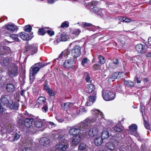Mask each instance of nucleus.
<instances>
[{"instance_id": "62", "label": "nucleus", "mask_w": 151, "mask_h": 151, "mask_svg": "<svg viewBox=\"0 0 151 151\" xmlns=\"http://www.w3.org/2000/svg\"><path fill=\"white\" fill-rule=\"evenodd\" d=\"M117 90L116 91H118L119 93L122 92V87L121 86H118L117 87Z\"/></svg>"}, {"instance_id": "59", "label": "nucleus", "mask_w": 151, "mask_h": 151, "mask_svg": "<svg viewBox=\"0 0 151 151\" xmlns=\"http://www.w3.org/2000/svg\"><path fill=\"white\" fill-rule=\"evenodd\" d=\"M56 119L59 122H62L64 121V119L60 118L59 117H56Z\"/></svg>"}, {"instance_id": "26", "label": "nucleus", "mask_w": 151, "mask_h": 151, "mask_svg": "<svg viewBox=\"0 0 151 151\" xmlns=\"http://www.w3.org/2000/svg\"><path fill=\"white\" fill-rule=\"evenodd\" d=\"M96 98V96H90L86 103L85 105L87 106H89L92 105L95 101Z\"/></svg>"}, {"instance_id": "30", "label": "nucleus", "mask_w": 151, "mask_h": 151, "mask_svg": "<svg viewBox=\"0 0 151 151\" xmlns=\"http://www.w3.org/2000/svg\"><path fill=\"white\" fill-rule=\"evenodd\" d=\"M62 108L65 111H67L72 106L71 103L70 102L63 103L61 104Z\"/></svg>"}, {"instance_id": "51", "label": "nucleus", "mask_w": 151, "mask_h": 151, "mask_svg": "<svg viewBox=\"0 0 151 151\" xmlns=\"http://www.w3.org/2000/svg\"><path fill=\"white\" fill-rule=\"evenodd\" d=\"M61 41L60 38L59 37L58 35L55 39V40L53 42V43L55 45L58 44Z\"/></svg>"}, {"instance_id": "37", "label": "nucleus", "mask_w": 151, "mask_h": 151, "mask_svg": "<svg viewBox=\"0 0 151 151\" xmlns=\"http://www.w3.org/2000/svg\"><path fill=\"white\" fill-rule=\"evenodd\" d=\"M124 85L125 87H132L134 86V83L133 82L129 81H124Z\"/></svg>"}, {"instance_id": "35", "label": "nucleus", "mask_w": 151, "mask_h": 151, "mask_svg": "<svg viewBox=\"0 0 151 151\" xmlns=\"http://www.w3.org/2000/svg\"><path fill=\"white\" fill-rule=\"evenodd\" d=\"M86 110L83 107L78 108L77 109L76 114L77 115H82L83 113L86 112Z\"/></svg>"}, {"instance_id": "36", "label": "nucleus", "mask_w": 151, "mask_h": 151, "mask_svg": "<svg viewBox=\"0 0 151 151\" xmlns=\"http://www.w3.org/2000/svg\"><path fill=\"white\" fill-rule=\"evenodd\" d=\"M122 73V72L118 73L117 72L114 73L111 75L110 79H115L118 78L120 77V75Z\"/></svg>"}, {"instance_id": "60", "label": "nucleus", "mask_w": 151, "mask_h": 151, "mask_svg": "<svg viewBox=\"0 0 151 151\" xmlns=\"http://www.w3.org/2000/svg\"><path fill=\"white\" fill-rule=\"evenodd\" d=\"M48 94L51 96H53L54 95V93L53 91H52L51 89L50 91L47 92Z\"/></svg>"}, {"instance_id": "61", "label": "nucleus", "mask_w": 151, "mask_h": 151, "mask_svg": "<svg viewBox=\"0 0 151 151\" xmlns=\"http://www.w3.org/2000/svg\"><path fill=\"white\" fill-rule=\"evenodd\" d=\"M113 63L114 64L116 65L118 64L119 63L118 60L117 59H114L113 61Z\"/></svg>"}, {"instance_id": "12", "label": "nucleus", "mask_w": 151, "mask_h": 151, "mask_svg": "<svg viewBox=\"0 0 151 151\" xmlns=\"http://www.w3.org/2000/svg\"><path fill=\"white\" fill-rule=\"evenodd\" d=\"M76 58H70V59L65 61L63 64V66L66 68H71L75 63Z\"/></svg>"}, {"instance_id": "5", "label": "nucleus", "mask_w": 151, "mask_h": 151, "mask_svg": "<svg viewBox=\"0 0 151 151\" xmlns=\"http://www.w3.org/2000/svg\"><path fill=\"white\" fill-rule=\"evenodd\" d=\"M102 96L104 99L106 101L114 100L116 97L115 93L111 90H103Z\"/></svg>"}, {"instance_id": "41", "label": "nucleus", "mask_w": 151, "mask_h": 151, "mask_svg": "<svg viewBox=\"0 0 151 151\" xmlns=\"http://www.w3.org/2000/svg\"><path fill=\"white\" fill-rule=\"evenodd\" d=\"M70 52V51L69 50H68L66 51L65 50L64 52H62L61 54L58 57V58H57L56 59H61L63 55H65V56L66 55L68 56V53Z\"/></svg>"}, {"instance_id": "43", "label": "nucleus", "mask_w": 151, "mask_h": 151, "mask_svg": "<svg viewBox=\"0 0 151 151\" xmlns=\"http://www.w3.org/2000/svg\"><path fill=\"white\" fill-rule=\"evenodd\" d=\"M101 67L99 64L96 63L93 66V70L94 71L99 70L101 69Z\"/></svg>"}, {"instance_id": "46", "label": "nucleus", "mask_w": 151, "mask_h": 151, "mask_svg": "<svg viewBox=\"0 0 151 151\" xmlns=\"http://www.w3.org/2000/svg\"><path fill=\"white\" fill-rule=\"evenodd\" d=\"M98 4V2L96 1H92L89 4V5L91 8L92 9L93 7H95Z\"/></svg>"}, {"instance_id": "45", "label": "nucleus", "mask_w": 151, "mask_h": 151, "mask_svg": "<svg viewBox=\"0 0 151 151\" xmlns=\"http://www.w3.org/2000/svg\"><path fill=\"white\" fill-rule=\"evenodd\" d=\"M32 29V27L29 25H26L24 27V30L26 32H29L31 31Z\"/></svg>"}, {"instance_id": "16", "label": "nucleus", "mask_w": 151, "mask_h": 151, "mask_svg": "<svg viewBox=\"0 0 151 151\" xmlns=\"http://www.w3.org/2000/svg\"><path fill=\"white\" fill-rule=\"evenodd\" d=\"M135 49L136 51L139 53H144L147 51V47L141 44L137 45L135 46Z\"/></svg>"}, {"instance_id": "4", "label": "nucleus", "mask_w": 151, "mask_h": 151, "mask_svg": "<svg viewBox=\"0 0 151 151\" xmlns=\"http://www.w3.org/2000/svg\"><path fill=\"white\" fill-rule=\"evenodd\" d=\"M31 114L26 112L23 114L22 117L24 119V124L25 126L27 127L30 128V131L31 132H33L34 131L35 129L32 126V125L33 119L31 117Z\"/></svg>"}, {"instance_id": "2", "label": "nucleus", "mask_w": 151, "mask_h": 151, "mask_svg": "<svg viewBox=\"0 0 151 151\" xmlns=\"http://www.w3.org/2000/svg\"><path fill=\"white\" fill-rule=\"evenodd\" d=\"M81 123H79L76 124L73 126L70 127V129L68 131V133L70 136L75 135H87L83 129V125Z\"/></svg>"}, {"instance_id": "3", "label": "nucleus", "mask_w": 151, "mask_h": 151, "mask_svg": "<svg viewBox=\"0 0 151 151\" xmlns=\"http://www.w3.org/2000/svg\"><path fill=\"white\" fill-rule=\"evenodd\" d=\"M47 65V64H45L43 63H39L35 64L31 67L29 70L30 80L31 82H33L35 78V76L39 71L40 68L44 67Z\"/></svg>"}, {"instance_id": "9", "label": "nucleus", "mask_w": 151, "mask_h": 151, "mask_svg": "<svg viewBox=\"0 0 151 151\" xmlns=\"http://www.w3.org/2000/svg\"><path fill=\"white\" fill-rule=\"evenodd\" d=\"M81 47L78 45L75 46L71 50V52H70L68 53V55H70L73 57L72 58H75L78 57L81 55Z\"/></svg>"}, {"instance_id": "13", "label": "nucleus", "mask_w": 151, "mask_h": 151, "mask_svg": "<svg viewBox=\"0 0 151 151\" xmlns=\"http://www.w3.org/2000/svg\"><path fill=\"white\" fill-rule=\"evenodd\" d=\"M128 132L130 134L137 137L139 136L137 132V126L136 124H133L129 126Z\"/></svg>"}, {"instance_id": "44", "label": "nucleus", "mask_w": 151, "mask_h": 151, "mask_svg": "<svg viewBox=\"0 0 151 151\" xmlns=\"http://www.w3.org/2000/svg\"><path fill=\"white\" fill-rule=\"evenodd\" d=\"M22 117H23V119H20L19 117H18L17 118V122L19 124L20 126H22L24 123V117H23L22 116Z\"/></svg>"}, {"instance_id": "10", "label": "nucleus", "mask_w": 151, "mask_h": 151, "mask_svg": "<svg viewBox=\"0 0 151 151\" xmlns=\"http://www.w3.org/2000/svg\"><path fill=\"white\" fill-rule=\"evenodd\" d=\"M37 47L38 46L36 44H31L25 47L26 50L29 52L32 55H33L34 53L37 52Z\"/></svg>"}, {"instance_id": "19", "label": "nucleus", "mask_w": 151, "mask_h": 151, "mask_svg": "<svg viewBox=\"0 0 151 151\" xmlns=\"http://www.w3.org/2000/svg\"><path fill=\"white\" fill-rule=\"evenodd\" d=\"M46 100L45 97L40 96L39 97L37 100V105L39 108H41V106L47 104Z\"/></svg>"}, {"instance_id": "63", "label": "nucleus", "mask_w": 151, "mask_h": 151, "mask_svg": "<svg viewBox=\"0 0 151 151\" xmlns=\"http://www.w3.org/2000/svg\"><path fill=\"white\" fill-rule=\"evenodd\" d=\"M47 2L48 4H52L54 3L55 2V1L53 0H48Z\"/></svg>"}, {"instance_id": "1", "label": "nucleus", "mask_w": 151, "mask_h": 151, "mask_svg": "<svg viewBox=\"0 0 151 151\" xmlns=\"http://www.w3.org/2000/svg\"><path fill=\"white\" fill-rule=\"evenodd\" d=\"M91 113L92 114V118H87L83 122L80 123L83 125V129L87 135L88 131V126L92 123L95 122L98 124H100L101 119L104 117L103 113L99 110L93 109L91 111Z\"/></svg>"}, {"instance_id": "64", "label": "nucleus", "mask_w": 151, "mask_h": 151, "mask_svg": "<svg viewBox=\"0 0 151 151\" xmlns=\"http://www.w3.org/2000/svg\"><path fill=\"white\" fill-rule=\"evenodd\" d=\"M45 89L46 91L47 92V91H50V88L47 86H46L45 87Z\"/></svg>"}, {"instance_id": "28", "label": "nucleus", "mask_w": 151, "mask_h": 151, "mask_svg": "<svg viewBox=\"0 0 151 151\" xmlns=\"http://www.w3.org/2000/svg\"><path fill=\"white\" fill-rule=\"evenodd\" d=\"M81 32V30L79 29H75L73 30L70 37L72 39L77 37Z\"/></svg>"}, {"instance_id": "48", "label": "nucleus", "mask_w": 151, "mask_h": 151, "mask_svg": "<svg viewBox=\"0 0 151 151\" xmlns=\"http://www.w3.org/2000/svg\"><path fill=\"white\" fill-rule=\"evenodd\" d=\"M46 32L44 28L39 29L38 31V34L39 35H45Z\"/></svg>"}, {"instance_id": "56", "label": "nucleus", "mask_w": 151, "mask_h": 151, "mask_svg": "<svg viewBox=\"0 0 151 151\" xmlns=\"http://www.w3.org/2000/svg\"><path fill=\"white\" fill-rule=\"evenodd\" d=\"M82 25L84 27H89L92 25V24L90 23H87L86 22H83L82 23Z\"/></svg>"}, {"instance_id": "34", "label": "nucleus", "mask_w": 151, "mask_h": 151, "mask_svg": "<svg viewBox=\"0 0 151 151\" xmlns=\"http://www.w3.org/2000/svg\"><path fill=\"white\" fill-rule=\"evenodd\" d=\"M106 147L109 150L114 151L115 149V146L114 144L111 142H107L106 144Z\"/></svg>"}, {"instance_id": "14", "label": "nucleus", "mask_w": 151, "mask_h": 151, "mask_svg": "<svg viewBox=\"0 0 151 151\" xmlns=\"http://www.w3.org/2000/svg\"><path fill=\"white\" fill-rule=\"evenodd\" d=\"M0 101L2 104L8 107L10 104V101H11L10 100V96L8 95L2 96Z\"/></svg>"}, {"instance_id": "42", "label": "nucleus", "mask_w": 151, "mask_h": 151, "mask_svg": "<svg viewBox=\"0 0 151 151\" xmlns=\"http://www.w3.org/2000/svg\"><path fill=\"white\" fill-rule=\"evenodd\" d=\"M98 58L101 64H103L105 62L106 60L103 56L98 55Z\"/></svg>"}, {"instance_id": "32", "label": "nucleus", "mask_w": 151, "mask_h": 151, "mask_svg": "<svg viewBox=\"0 0 151 151\" xmlns=\"http://www.w3.org/2000/svg\"><path fill=\"white\" fill-rule=\"evenodd\" d=\"M9 104L8 107L14 110H17L18 109L19 104L17 102H13L11 101Z\"/></svg>"}, {"instance_id": "47", "label": "nucleus", "mask_w": 151, "mask_h": 151, "mask_svg": "<svg viewBox=\"0 0 151 151\" xmlns=\"http://www.w3.org/2000/svg\"><path fill=\"white\" fill-rule=\"evenodd\" d=\"M11 37H12L14 40L16 41H19V39L18 37V36L16 34H12L11 35H9Z\"/></svg>"}, {"instance_id": "15", "label": "nucleus", "mask_w": 151, "mask_h": 151, "mask_svg": "<svg viewBox=\"0 0 151 151\" xmlns=\"http://www.w3.org/2000/svg\"><path fill=\"white\" fill-rule=\"evenodd\" d=\"M34 124L35 126L37 128L42 127V129L41 130L42 131L44 130L46 127V121L44 119L43 120H39L36 121Z\"/></svg>"}, {"instance_id": "6", "label": "nucleus", "mask_w": 151, "mask_h": 151, "mask_svg": "<svg viewBox=\"0 0 151 151\" xmlns=\"http://www.w3.org/2000/svg\"><path fill=\"white\" fill-rule=\"evenodd\" d=\"M18 67L15 64L12 63L9 67L7 73L10 77H15L18 75Z\"/></svg>"}, {"instance_id": "21", "label": "nucleus", "mask_w": 151, "mask_h": 151, "mask_svg": "<svg viewBox=\"0 0 151 151\" xmlns=\"http://www.w3.org/2000/svg\"><path fill=\"white\" fill-rule=\"evenodd\" d=\"M123 129V126L121 124H117L114 127H112L110 129L111 132L114 133L116 132H120Z\"/></svg>"}, {"instance_id": "23", "label": "nucleus", "mask_w": 151, "mask_h": 151, "mask_svg": "<svg viewBox=\"0 0 151 151\" xmlns=\"http://www.w3.org/2000/svg\"><path fill=\"white\" fill-rule=\"evenodd\" d=\"M10 58L8 57L0 58V64L2 66H7L9 65Z\"/></svg>"}, {"instance_id": "49", "label": "nucleus", "mask_w": 151, "mask_h": 151, "mask_svg": "<svg viewBox=\"0 0 151 151\" xmlns=\"http://www.w3.org/2000/svg\"><path fill=\"white\" fill-rule=\"evenodd\" d=\"M69 26V22L68 21H65L62 23L60 25L62 28L68 27Z\"/></svg>"}, {"instance_id": "58", "label": "nucleus", "mask_w": 151, "mask_h": 151, "mask_svg": "<svg viewBox=\"0 0 151 151\" xmlns=\"http://www.w3.org/2000/svg\"><path fill=\"white\" fill-rule=\"evenodd\" d=\"M145 107L144 106L142 105L140 106V110L141 113H142V116H143V112L145 111Z\"/></svg>"}, {"instance_id": "57", "label": "nucleus", "mask_w": 151, "mask_h": 151, "mask_svg": "<svg viewBox=\"0 0 151 151\" xmlns=\"http://www.w3.org/2000/svg\"><path fill=\"white\" fill-rule=\"evenodd\" d=\"M47 32L48 34L50 36H52L54 35L55 33L53 31H52L50 30H48L47 31Z\"/></svg>"}, {"instance_id": "52", "label": "nucleus", "mask_w": 151, "mask_h": 151, "mask_svg": "<svg viewBox=\"0 0 151 151\" xmlns=\"http://www.w3.org/2000/svg\"><path fill=\"white\" fill-rule=\"evenodd\" d=\"M46 126H47V125H49V127H50V126H51L50 128H52L53 127H55V124L52 122H46Z\"/></svg>"}, {"instance_id": "24", "label": "nucleus", "mask_w": 151, "mask_h": 151, "mask_svg": "<svg viewBox=\"0 0 151 151\" xmlns=\"http://www.w3.org/2000/svg\"><path fill=\"white\" fill-rule=\"evenodd\" d=\"M58 36L61 41L65 42L68 40L69 39V37L67 33L63 32L61 33Z\"/></svg>"}, {"instance_id": "11", "label": "nucleus", "mask_w": 151, "mask_h": 151, "mask_svg": "<svg viewBox=\"0 0 151 151\" xmlns=\"http://www.w3.org/2000/svg\"><path fill=\"white\" fill-rule=\"evenodd\" d=\"M99 132L97 126L95 125L91 128L87 133L90 137H93L98 135Z\"/></svg>"}, {"instance_id": "38", "label": "nucleus", "mask_w": 151, "mask_h": 151, "mask_svg": "<svg viewBox=\"0 0 151 151\" xmlns=\"http://www.w3.org/2000/svg\"><path fill=\"white\" fill-rule=\"evenodd\" d=\"M88 146L86 143H81L78 146V149L80 150H86Z\"/></svg>"}, {"instance_id": "7", "label": "nucleus", "mask_w": 151, "mask_h": 151, "mask_svg": "<svg viewBox=\"0 0 151 151\" xmlns=\"http://www.w3.org/2000/svg\"><path fill=\"white\" fill-rule=\"evenodd\" d=\"M4 28L5 29H6L8 31L4 32L5 35L6 36H9L10 33L16 32L18 30L17 26L12 23H9L5 24L4 26Z\"/></svg>"}, {"instance_id": "22", "label": "nucleus", "mask_w": 151, "mask_h": 151, "mask_svg": "<svg viewBox=\"0 0 151 151\" xmlns=\"http://www.w3.org/2000/svg\"><path fill=\"white\" fill-rule=\"evenodd\" d=\"M93 9V12L95 13L98 15L101 16H104V14L105 12L104 11L101 9L99 8L98 7H95L92 8Z\"/></svg>"}, {"instance_id": "54", "label": "nucleus", "mask_w": 151, "mask_h": 151, "mask_svg": "<svg viewBox=\"0 0 151 151\" xmlns=\"http://www.w3.org/2000/svg\"><path fill=\"white\" fill-rule=\"evenodd\" d=\"M144 125L145 128L147 129H149L150 128V126L149 124L145 120L144 121Z\"/></svg>"}, {"instance_id": "40", "label": "nucleus", "mask_w": 151, "mask_h": 151, "mask_svg": "<svg viewBox=\"0 0 151 151\" xmlns=\"http://www.w3.org/2000/svg\"><path fill=\"white\" fill-rule=\"evenodd\" d=\"M84 77L85 78V79L87 82H91V81H92V78L90 77L88 73H85L84 75Z\"/></svg>"}, {"instance_id": "31", "label": "nucleus", "mask_w": 151, "mask_h": 151, "mask_svg": "<svg viewBox=\"0 0 151 151\" xmlns=\"http://www.w3.org/2000/svg\"><path fill=\"white\" fill-rule=\"evenodd\" d=\"M19 37L23 40H29V36L27 33L22 32L19 33Z\"/></svg>"}, {"instance_id": "25", "label": "nucleus", "mask_w": 151, "mask_h": 151, "mask_svg": "<svg viewBox=\"0 0 151 151\" xmlns=\"http://www.w3.org/2000/svg\"><path fill=\"white\" fill-rule=\"evenodd\" d=\"M5 88L7 92L12 93L14 91L15 87L13 84L9 83L6 84Z\"/></svg>"}, {"instance_id": "20", "label": "nucleus", "mask_w": 151, "mask_h": 151, "mask_svg": "<svg viewBox=\"0 0 151 151\" xmlns=\"http://www.w3.org/2000/svg\"><path fill=\"white\" fill-rule=\"evenodd\" d=\"M10 134L9 140L11 142L17 141L20 137L19 135L17 133L12 132V133H10Z\"/></svg>"}, {"instance_id": "27", "label": "nucleus", "mask_w": 151, "mask_h": 151, "mask_svg": "<svg viewBox=\"0 0 151 151\" xmlns=\"http://www.w3.org/2000/svg\"><path fill=\"white\" fill-rule=\"evenodd\" d=\"M103 142V139L101 136L96 137L94 139V143L96 146L101 145Z\"/></svg>"}, {"instance_id": "17", "label": "nucleus", "mask_w": 151, "mask_h": 151, "mask_svg": "<svg viewBox=\"0 0 151 151\" xmlns=\"http://www.w3.org/2000/svg\"><path fill=\"white\" fill-rule=\"evenodd\" d=\"M81 135H77L73 136V137L71 139L72 141L71 142L72 145L76 146L78 144L81 140Z\"/></svg>"}, {"instance_id": "33", "label": "nucleus", "mask_w": 151, "mask_h": 151, "mask_svg": "<svg viewBox=\"0 0 151 151\" xmlns=\"http://www.w3.org/2000/svg\"><path fill=\"white\" fill-rule=\"evenodd\" d=\"M13 129L11 127H8L6 128L2 129L0 133L2 135H3L4 134L7 132L10 133H12Z\"/></svg>"}, {"instance_id": "53", "label": "nucleus", "mask_w": 151, "mask_h": 151, "mask_svg": "<svg viewBox=\"0 0 151 151\" xmlns=\"http://www.w3.org/2000/svg\"><path fill=\"white\" fill-rule=\"evenodd\" d=\"M87 59L86 58H83L82 60L81 64L83 65H84L87 63Z\"/></svg>"}, {"instance_id": "50", "label": "nucleus", "mask_w": 151, "mask_h": 151, "mask_svg": "<svg viewBox=\"0 0 151 151\" xmlns=\"http://www.w3.org/2000/svg\"><path fill=\"white\" fill-rule=\"evenodd\" d=\"M42 110L43 112L45 113L47 112L48 110V108L47 104L42 106Z\"/></svg>"}, {"instance_id": "39", "label": "nucleus", "mask_w": 151, "mask_h": 151, "mask_svg": "<svg viewBox=\"0 0 151 151\" xmlns=\"http://www.w3.org/2000/svg\"><path fill=\"white\" fill-rule=\"evenodd\" d=\"M109 136V132L106 131H103L101 134V137L103 139H106L108 138Z\"/></svg>"}, {"instance_id": "8", "label": "nucleus", "mask_w": 151, "mask_h": 151, "mask_svg": "<svg viewBox=\"0 0 151 151\" xmlns=\"http://www.w3.org/2000/svg\"><path fill=\"white\" fill-rule=\"evenodd\" d=\"M32 140L31 138L25 139L22 142V145L26 146L22 151H32L31 148L33 145Z\"/></svg>"}, {"instance_id": "18", "label": "nucleus", "mask_w": 151, "mask_h": 151, "mask_svg": "<svg viewBox=\"0 0 151 151\" xmlns=\"http://www.w3.org/2000/svg\"><path fill=\"white\" fill-rule=\"evenodd\" d=\"M95 89V86L93 84H90L87 86L86 90L87 92L92 93V96H96V92Z\"/></svg>"}, {"instance_id": "55", "label": "nucleus", "mask_w": 151, "mask_h": 151, "mask_svg": "<svg viewBox=\"0 0 151 151\" xmlns=\"http://www.w3.org/2000/svg\"><path fill=\"white\" fill-rule=\"evenodd\" d=\"M122 20L123 22H130L131 21V20L128 18L126 17H123V18Z\"/></svg>"}, {"instance_id": "29", "label": "nucleus", "mask_w": 151, "mask_h": 151, "mask_svg": "<svg viewBox=\"0 0 151 151\" xmlns=\"http://www.w3.org/2000/svg\"><path fill=\"white\" fill-rule=\"evenodd\" d=\"M40 142L43 146H46L49 144L50 141L48 138L45 137L41 139Z\"/></svg>"}]
</instances>
